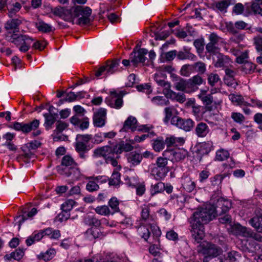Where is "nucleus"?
Returning <instances> with one entry per match:
<instances>
[{
    "label": "nucleus",
    "mask_w": 262,
    "mask_h": 262,
    "mask_svg": "<svg viewBox=\"0 0 262 262\" xmlns=\"http://www.w3.org/2000/svg\"><path fill=\"white\" fill-rule=\"evenodd\" d=\"M216 214H193L189 219L191 233L194 241L200 243L205 236L204 224L216 217Z\"/></svg>",
    "instance_id": "1"
},
{
    "label": "nucleus",
    "mask_w": 262,
    "mask_h": 262,
    "mask_svg": "<svg viewBox=\"0 0 262 262\" xmlns=\"http://www.w3.org/2000/svg\"><path fill=\"white\" fill-rule=\"evenodd\" d=\"M231 207L232 203L230 201L220 198L215 205L206 203L199 206L194 213H227Z\"/></svg>",
    "instance_id": "2"
},
{
    "label": "nucleus",
    "mask_w": 262,
    "mask_h": 262,
    "mask_svg": "<svg viewBox=\"0 0 262 262\" xmlns=\"http://www.w3.org/2000/svg\"><path fill=\"white\" fill-rule=\"evenodd\" d=\"M66 12L70 13L71 17H78L77 24L79 25L83 26L90 24V16L92 13V10L89 7L77 6L70 11L66 10Z\"/></svg>",
    "instance_id": "3"
},
{
    "label": "nucleus",
    "mask_w": 262,
    "mask_h": 262,
    "mask_svg": "<svg viewBox=\"0 0 262 262\" xmlns=\"http://www.w3.org/2000/svg\"><path fill=\"white\" fill-rule=\"evenodd\" d=\"M76 114L70 119V121L75 126H77L81 130L89 127V120L87 117H83L84 109L80 105H75L73 108Z\"/></svg>",
    "instance_id": "4"
},
{
    "label": "nucleus",
    "mask_w": 262,
    "mask_h": 262,
    "mask_svg": "<svg viewBox=\"0 0 262 262\" xmlns=\"http://www.w3.org/2000/svg\"><path fill=\"white\" fill-rule=\"evenodd\" d=\"M198 252L204 256L213 257L222 254L223 250L219 246L212 243L204 241L198 247Z\"/></svg>",
    "instance_id": "5"
},
{
    "label": "nucleus",
    "mask_w": 262,
    "mask_h": 262,
    "mask_svg": "<svg viewBox=\"0 0 262 262\" xmlns=\"http://www.w3.org/2000/svg\"><path fill=\"white\" fill-rule=\"evenodd\" d=\"M9 40L17 46H20L19 50L21 52H26L34 40L33 38L25 35H19L13 34L11 35Z\"/></svg>",
    "instance_id": "6"
},
{
    "label": "nucleus",
    "mask_w": 262,
    "mask_h": 262,
    "mask_svg": "<svg viewBox=\"0 0 262 262\" xmlns=\"http://www.w3.org/2000/svg\"><path fill=\"white\" fill-rule=\"evenodd\" d=\"M171 124L185 132H189L194 127V122L190 118L183 119L175 116L171 118Z\"/></svg>",
    "instance_id": "7"
},
{
    "label": "nucleus",
    "mask_w": 262,
    "mask_h": 262,
    "mask_svg": "<svg viewBox=\"0 0 262 262\" xmlns=\"http://www.w3.org/2000/svg\"><path fill=\"white\" fill-rule=\"evenodd\" d=\"M209 42L206 46V50L210 54H215L219 51V46L223 43V39L216 33H212L209 36Z\"/></svg>",
    "instance_id": "8"
},
{
    "label": "nucleus",
    "mask_w": 262,
    "mask_h": 262,
    "mask_svg": "<svg viewBox=\"0 0 262 262\" xmlns=\"http://www.w3.org/2000/svg\"><path fill=\"white\" fill-rule=\"evenodd\" d=\"M164 156L167 157L173 163L183 161L187 156V151L184 149L166 150L164 151Z\"/></svg>",
    "instance_id": "9"
},
{
    "label": "nucleus",
    "mask_w": 262,
    "mask_h": 262,
    "mask_svg": "<svg viewBox=\"0 0 262 262\" xmlns=\"http://www.w3.org/2000/svg\"><path fill=\"white\" fill-rule=\"evenodd\" d=\"M120 63V59H114L111 62H108L106 66L101 67L96 72V76L99 77L103 74L110 75L118 69Z\"/></svg>",
    "instance_id": "10"
},
{
    "label": "nucleus",
    "mask_w": 262,
    "mask_h": 262,
    "mask_svg": "<svg viewBox=\"0 0 262 262\" xmlns=\"http://www.w3.org/2000/svg\"><path fill=\"white\" fill-rule=\"evenodd\" d=\"M39 124V121L34 119L28 123L15 122L13 124L14 129L18 131H21L24 133H28L32 130H34L38 127Z\"/></svg>",
    "instance_id": "11"
},
{
    "label": "nucleus",
    "mask_w": 262,
    "mask_h": 262,
    "mask_svg": "<svg viewBox=\"0 0 262 262\" xmlns=\"http://www.w3.org/2000/svg\"><path fill=\"white\" fill-rule=\"evenodd\" d=\"M122 97L121 93L118 94L116 92H111V96L106 99L105 101L111 107L119 109L123 105Z\"/></svg>",
    "instance_id": "12"
},
{
    "label": "nucleus",
    "mask_w": 262,
    "mask_h": 262,
    "mask_svg": "<svg viewBox=\"0 0 262 262\" xmlns=\"http://www.w3.org/2000/svg\"><path fill=\"white\" fill-rule=\"evenodd\" d=\"M147 53L148 50L144 48L139 49L137 52H133L130 55L131 62L135 66L139 63L144 64L146 59L145 55Z\"/></svg>",
    "instance_id": "13"
},
{
    "label": "nucleus",
    "mask_w": 262,
    "mask_h": 262,
    "mask_svg": "<svg viewBox=\"0 0 262 262\" xmlns=\"http://www.w3.org/2000/svg\"><path fill=\"white\" fill-rule=\"evenodd\" d=\"M241 249L246 253L253 254L260 249V246L254 240L247 239L242 242Z\"/></svg>",
    "instance_id": "14"
},
{
    "label": "nucleus",
    "mask_w": 262,
    "mask_h": 262,
    "mask_svg": "<svg viewBox=\"0 0 262 262\" xmlns=\"http://www.w3.org/2000/svg\"><path fill=\"white\" fill-rule=\"evenodd\" d=\"M106 119V110L103 108H100L93 116V124L96 127H101L105 124Z\"/></svg>",
    "instance_id": "15"
},
{
    "label": "nucleus",
    "mask_w": 262,
    "mask_h": 262,
    "mask_svg": "<svg viewBox=\"0 0 262 262\" xmlns=\"http://www.w3.org/2000/svg\"><path fill=\"white\" fill-rule=\"evenodd\" d=\"M59 173L65 175L67 177H72L73 179H77L80 176V171L79 168L76 166L72 168H58Z\"/></svg>",
    "instance_id": "16"
},
{
    "label": "nucleus",
    "mask_w": 262,
    "mask_h": 262,
    "mask_svg": "<svg viewBox=\"0 0 262 262\" xmlns=\"http://www.w3.org/2000/svg\"><path fill=\"white\" fill-rule=\"evenodd\" d=\"M114 152L113 147L110 146H104L94 150L93 156L94 157H103L105 160Z\"/></svg>",
    "instance_id": "17"
},
{
    "label": "nucleus",
    "mask_w": 262,
    "mask_h": 262,
    "mask_svg": "<svg viewBox=\"0 0 262 262\" xmlns=\"http://www.w3.org/2000/svg\"><path fill=\"white\" fill-rule=\"evenodd\" d=\"M22 23L21 17L12 18L8 20L5 25V28L10 32L12 31L13 33L18 31V27Z\"/></svg>",
    "instance_id": "18"
},
{
    "label": "nucleus",
    "mask_w": 262,
    "mask_h": 262,
    "mask_svg": "<svg viewBox=\"0 0 262 262\" xmlns=\"http://www.w3.org/2000/svg\"><path fill=\"white\" fill-rule=\"evenodd\" d=\"M132 144L130 142L126 143L122 141L113 146L114 152L116 154H120L123 151L128 152L132 151L134 148Z\"/></svg>",
    "instance_id": "19"
},
{
    "label": "nucleus",
    "mask_w": 262,
    "mask_h": 262,
    "mask_svg": "<svg viewBox=\"0 0 262 262\" xmlns=\"http://www.w3.org/2000/svg\"><path fill=\"white\" fill-rule=\"evenodd\" d=\"M226 27L228 31L233 35L231 39L236 42H239L244 38V34L239 33L237 30H235L233 28V24L229 22L226 24Z\"/></svg>",
    "instance_id": "20"
},
{
    "label": "nucleus",
    "mask_w": 262,
    "mask_h": 262,
    "mask_svg": "<svg viewBox=\"0 0 262 262\" xmlns=\"http://www.w3.org/2000/svg\"><path fill=\"white\" fill-rule=\"evenodd\" d=\"M41 145V143L37 140H34L28 143L23 147V150L25 153V157L30 158L33 155L32 150H34Z\"/></svg>",
    "instance_id": "21"
},
{
    "label": "nucleus",
    "mask_w": 262,
    "mask_h": 262,
    "mask_svg": "<svg viewBox=\"0 0 262 262\" xmlns=\"http://www.w3.org/2000/svg\"><path fill=\"white\" fill-rule=\"evenodd\" d=\"M137 120L136 118L132 116H129L126 120L124 122L123 127L121 129L120 131L127 132L129 129H130L132 132L137 130Z\"/></svg>",
    "instance_id": "22"
},
{
    "label": "nucleus",
    "mask_w": 262,
    "mask_h": 262,
    "mask_svg": "<svg viewBox=\"0 0 262 262\" xmlns=\"http://www.w3.org/2000/svg\"><path fill=\"white\" fill-rule=\"evenodd\" d=\"M231 232L236 235H241L246 237L249 229L241 226L239 224L232 223L230 225Z\"/></svg>",
    "instance_id": "23"
},
{
    "label": "nucleus",
    "mask_w": 262,
    "mask_h": 262,
    "mask_svg": "<svg viewBox=\"0 0 262 262\" xmlns=\"http://www.w3.org/2000/svg\"><path fill=\"white\" fill-rule=\"evenodd\" d=\"M210 129L206 123L204 122L199 123L195 128V133L198 137L203 138L206 137L209 133Z\"/></svg>",
    "instance_id": "24"
},
{
    "label": "nucleus",
    "mask_w": 262,
    "mask_h": 262,
    "mask_svg": "<svg viewBox=\"0 0 262 262\" xmlns=\"http://www.w3.org/2000/svg\"><path fill=\"white\" fill-rule=\"evenodd\" d=\"M75 147L76 151L79 154L80 158L82 159H86L85 154L90 150V146L81 142L76 141Z\"/></svg>",
    "instance_id": "25"
},
{
    "label": "nucleus",
    "mask_w": 262,
    "mask_h": 262,
    "mask_svg": "<svg viewBox=\"0 0 262 262\" xmlns=\"http://www.w3.org/2000/svg\"><path fill=\"white\" fill-rule=\"evenodd\" d=\"M216 55V59H214V66L216 68H222L227 67L230 63L229 58L220 53L215 54Z\"/></svg>",
    "instance_id": "26"
},
{
    "label": "nucleus",
    "mask_w": 262,
    "mask_h": 262,
    "mask_svg": "<svg viewBox=\"0 0 262 262\" xmlns=\"http://www.w3.org/2000/svg\"><path fill=\"white\" fill-rule=\"evenodd\" d=\"M24 255V251L23 249L18 248L14 252H11L10 254H6L4 256V259L6 260H11L12 259L16 260H20Z\"/></svg>",
    "instance_id": "27"
},
{
    "label": "nucleus",
    "mask_w": 262,
    "mask_h": 262,
    "mask_svg": "<svg viewBox=\"0 0 262 262\" xmlns=\"http://www.w3.org/2000/svg\"><path fill=\"white\" fill-rule=\"evenodd\" d=\"M174 87L177 91L187 93V88H190L188 80L178 77L174 83Z\"/></svg>",
    "instance_id": "28"
},
{
    "label": "nucleus",
    "mask_w": 262,
    "mask_h": 262,
    "mask_svg": "<svg viewBox=\"0 0 262 262\" xmlns=\"http://www.w3.org/2000/svg\"><path fill=\"white\" fill-rule=\"evenodd\" d=\"M177 57L179 60L189 59L192 61H195L197 59L196 55L191 53L186 49H184L183 51H177Z\"/></svg>",
    "instance_id": "29"
},
{
    "label": "nucleus",
    "mask_w": 262,
    "mask_h": 262,
    "mask_svg": "<svg viewBox=\"0 0 262 262\" xmlns=\"http://www.w3.org/2000/svg\"><path fill=\"white\" fill-rule=\"evenodd\" d=\"M127 159L128 163L132 166L138 165L142 159V156L136 152H131L127 155Z\"/></svg>",
    "instance_id": "30"
},
{
    "label": "nucleus",
    "mask_w": 262,
    "mask_h": 262,
    "mask_svg": "<svg viewBox=\"0 0 262 262\" xmlns=\"http://www.w3.org/2000/svg\"><path fill=\"white\" fill-rule=\"evenodd\" d=\"M250 224L258 232H262V214L251 219L249 221Z\"/></svg>",
    "instance_id": "31"
},
{
    "label": "nucleus",
    "mask_w": 262,
    "mask_h": 262,
    "mask_svg": "<svg viewBox=\"0 0 262 262\" xmlns=\"http://www.w3.org/2000/svg\"><path fill=\"white\" fill-rule=\"evenodd\" d=\"M241 257V255L238 252L236 251H231L228 252L226 255H225L223 259L224 260V262H235Z\"/></svg>",
    "instance_id": "32"
},
{
    "label": "nucleus",
    "mask_w": 262,
    "mask_h": 262,
    "mask_svg": "<svg viewBox=\"0 0 262 262\" xmlns=\"http://www.w3.org/2000/svg\"><path fill=\"white\" fill-rule=\"evenodd\" d=\"M182 186L184 189L188 192H192L195 188V183L189 177H185L183 179Z\"/></svg>",
    "instance_id": "33"
},
{
    "label": "nucleus",
    "mask_w": 262,
    "mask_h": 262,
    "mask_svg": "<svg viewBox=\"0 0 262 262\" xmlns=\"http://www.w3.org/2000/svg\"><path fill=\"white\" fill-rule=\"evenodd\" d=\"M190 88L200 85L204 82L203 78L200 74H196L188 79Z\"/></svg>",
    "instance_id": "34"
},
{
    "label": "nucleus",
    "mask_w": 262,
    "mask_h": 262,
    "mask_svg": "<svg viewBox=\"0 0 262 262\" xmlns=\"http://www.w3.org/2000/svg\"><path fill=\"white\" fill-rule=\"evenodd\" d=\"M61 166H64V168H72L74 166H76L77 163L71 156L66 155L62 159Z\"/></svg>",
    "instance_id": "35"
},
{
    "label": "nucleus",
    "mask_w": 262,
    "mask_h": 262,
    "mask_svg": "<svg viewBox=\"0 0 262 262\" xmlns=\"http://www.w3.org/2000/svg\"><path fill=\"white\" fill-rule=\"evenodd\" d=\"M193 73H194V72L192 64H184L180 70V74L184 77H189Z\"/></svg>",
    "instance_id": "36"
},
{
    "label": "nucleus",
    "mask_w": 262,
    "mask_h": 262,
    "mask_svg": "<svg viewBox=\"0 0 262 262\" xmlns=\"http://www.w3.org/2000/svg\"><path fill=\"white\" fill-rule=\"evenodd\" d=\"M194 72L198 73V74L202 75L205 73L206 71V64L201 61H197L192 64Z\"/></svg>",
    "instance_id": "37"
},
{
    "label": "nucleus",
    "mask_w": 262,
    "mask_h": 262,
    "mask_svg": "<svg viewBox=\"0 0 262 262\" xmlns=\"http://www.w3.org/2000/svg\"><path fill=\"white\" fill-rule=\"evenodd\" d=\"M43 116L45 118V125L46 127H48V129L51 127L58 117V116L52 115L47 113L45 114Z\"/></svg>",
    "instance_id": "38"
},
{
    "label": "nucleus",
    "mask_w": 262,
    "mask_h": 262,
    "mask_svg": "<svg viewBox=\"0 0 262 262\" xmlns=\"http://www.w3.org/2000/svg\"><path fill=\"white\" fill-rule=\"evenodd\" d=\"M256 66L251 62L246 61L243 63L240 69L245 73H250L254 72Z\"/></svg>",
    "instance_id": "39"
},
{
    "label": "nucleus",
    "mask_w": 262,
    "mask_h": 262,
    "mask_svg": "<svg viewBox=\"0 0 262 262\" xmlns=\"http://www.w3.org/2000/svg\"><path fill=\"white\" fill-rule=\"evenodd\" d=\"M164 145L165 142L162 138H158L157 139L154 140L152 143L154 149L157 152L162 150L164 148Z\"/></svg>",
    "instance_id": "40"
},
{
    "label": "nucleus",
    "mask_w": 262,
    "mask_h": 262,
    "mask_svg": "<svg viewBox=\"0 0 262 262\" xmlns=\"http://www.w3.org/2000/svg\"><path fill=\"white\" fill-rule=\"evenodd\" d=\"M36 26L39 31L44 33L50 32L52 31V26L42 21L36 23Z\"/></svg>",
    "instance_id": "41"
},
{
    "label": "nucleus",
    "mask_w": 262,
    "mask_h": 262,
    "mask_svg": "<svg viewBox=\"0 0 262 262\" xmlns=\"http://www.w3.org/2000/svg\"><path fill=\"white\" fill-rule=\"evenodd\" d=\"M229 99L233 102H236L238 105H250L249 103L245 102L243 97L241 95L231 94L229 95Z\"/></svg>",
    "instance_id": "42"
},
{
    "label": "nucleus",
    "mask_w": 262,
    "mask_h": 262,
    "mask_svg": "<svg viewBox=\"0 0 262 262\" xmlns=\"http://www.w3.org/2000/svg\"><path fill=\"white\" fill-rule=\"evenodd\" d=\"M109 180V185L116 186L119 184L120 182V174L116 171H114Z\"/></svg>",
    "instance_id": "43"
},
{
    "label": "nucleus",
    "mask_w": 262,
    "mask_h": 262,
    "mask_svg": "<svg viewBox=\"0 0 262 262\" xmlns=\"http://www.w3.org/2000/svg\"><path fill=\"white\" fill-rule=\"evenodd\" d=\"M152 102L158 105H167L169 104L168 100L166 99L162 96H156L152 98Z\"/></svg>",
    "instance_id": "44"
},
{
    "label": "nucleus",
    "mask_w": 262,
    "mask_h": 262,
    "mask_svg": "<svg viewBox=\"0 0 262 262\" xmlns=\"http://www.w3.org/2000/svg\"><path fill=\"white\" fill-rule=\"evenodd\" d=\"M251 9L255 14L261 12L262 0H254L251 6Z\"/></svg>",
    "instance_id": "45"
},
{
    "label": "nucleus",
    "mask_w": 262,
    "mask_h": 262,
    "mask_svg": "<svg viewBox=\"0 0 262 262\" xmlns=\"http://www.w3.org/2000/svg\"><path fill=\"white\" fill-rule=\"evenodd\" d=\"M75 202L73 200H68L63 203L61 206L62 211L67 212L70 211L73 208Z\"/></svg>",
    "instance_id": "46"
},
{
    "label": "nucleus",
    "mask_w": 262,
    "mask_h": 262,
    "mask_svg": "<svg viewBox=\"0 0 262 262\" xmlns=\"http://www.w3.org/2000/svg\"><path fill=\"white\" fill-rule=\"evenodd\" d=\"M138 233L145 241L149 238L150 233L148 228L144 226H141L138 229Z\"/></svg>",
    "instance_id": "47"
},
{
    "label": "nucleus",
    "mask_w": 262,
    "mask_h": 262,
    "mask_svg": "<svg viewBox=\"0 0 262 262\" xmlns=\"http://www.w3.org/2000/svg\"><path fill=\"white\" fill-rule=\"evenodd\" d=\"M230 4L229 0H223L221 2H217L215 4L216 8L220 11L226 12V9Z\"/></svg>",
    "instance_id": "48"
},
{
    "label": "nucleus",
    "mask_w": 262,
    "mask_h": 262,
    "mask_svg": "<svg viewBox=\"0 0 262 262\" xmlns=\"http://www.w3.org/2000/svg\"><path fill=\"white\" fill-rule=\"evenodd\" d=\"M84 222L86 225H89L90 226L93 225L95 227H98L100 225V220L93 216L91 217L88 216V217H85Z\"/></svg>",
    "instance_id": "49"
},
{
    "label": "nucleus",
    "mask_w": 262,
    "mask_h": 262,
    "mask_svg": "<svg viewBox=\"0 0 262 262\" xmlns=\"http://www.w3.org/2000/svg\"><path fill=\"white\" fill-rule=\"evenodd\" d=\"M229 157V153L227 150L221 149L218 150L216 154V159L220 161L226 160Z\"/></svg>",
    "instance_id": "50"
},
{
    "label": "nucleus",
    "mask_w": 262,
    "mask_h": 262,
    "mask_svg": "<svg viewBox=\"0 0 262 262\" xmlns=\"http://www.w3.org/2000/svg\"><path fill=\"white\" fill-rule=\"evenodd\" d=\"M202 101L203 103L206 105V109L208 111H211L212 110V107L209 106L213 101V97L211 95H207L206 96H204L201 98Z\"/></svg>",
    "instance_id": "51"
},
{
    "label": "nucleus",
    "mask_w": 262,
    "mask_h": 262,
    "mask_svg": "<svg viewBox=\"0 0 262 262\" xmlns=\"http://www.w3.org/2000/svg\"><path fill=\"white\" fill-rule=\"evenodd\" d=\"M21 7L20 4H15V5L13 6H9V8L7 9L9 17L11 18L13 17L20 10Z\"/></svg>",
    "instance_id": "52"
},
{
    "label": "nucleus",
    "mask_w": 262,
    "mask_h": 262,
    "mask_svg": "<svg viewBox=\"0 0 262 262\" xmlns=\"http://www.w3.org/2000/svg\"><path fill=\"white\" fill-rule=\"evenodd\" d=\"M203 262H224L222 255L213 257L204 256Z\"/></svg>",
    "instance_id": "53"
},
{
    "label": "nucleus",
    "mask_w": 262,
    "mask_h": 262,
    "mask_svg": "<svg viewBox=\"0 0 262 262\" xmlns=\"http://www.w3.org/2000/svg\"><path fill=\"white\" fill-rule=\"evenodd\" d=\"M91 139L92 135H77L76 136V141L81 142L82 143L87 145Z\"/></svg>",
    "instance_id": "54"
},
{
    "label": "nucleus",
    "mask_w": 262,
    "mask_h": 262,
    "mask_svg": "<svg viewBox=\"0 0 262 262\" xmlns=\"http://www.w3.org/2000/svg\"><path fill=\"white\" fill-rule=\"evenodd\" d=\"M246 237H250L251 238L250 239L256 240L257 241H262V236L259 234L253 232L249 229L246 235Z\"/></svg>",
    "instance_id": "55"
},
{
    "label": "nucleus",
    "mask_w": 262,
    "mask_h": 262,
    "mask_svg": "<svg viewBox=\"0 0 262 262\" xmlns=\"http://www.w3.org/2000/svg\"><path fill=\"white\" fill-rule=\"evenodd\" d=\"M109 206L113 210L114 212H120V210L118 207L119 202L116 198H112L108 202Z\"/></svg>",
    "instance_id": "56"
},
{
    "label": "nucleus",
    "mask_w": 262,
    "mask_h": 262,
    "mask_svg": "<svg viewBox=\"0 0 262 262\" xmlns=\"http://www.w3.org/2000/svg\"><path fill=\"white\" fill-rule=\"evenodd\" d=\"M31 207V203H28L26 206L21 207L19 211L21 213H36L38 211L36 208Z\"/></svg>",
    "instance_id": "57"
},
{
    "label": "nucleus",
    "mask_w": 262,
    "mask_h": 262,
    "mask_svg": "<svg viewBox=\"0 0 262 262\" xmlns=\"http://www.w3.org/2000/svg\"><path fill=\"white\" fill-rule=\"evenodd\" d=\"M248 26V24L243 20L237 21L233 24V28L235 30L237 31L238 30L249 29Z\"/></svg>",
    "instance_id": "58"
},
{
    "label": "nucleus",
    "mask_w": 262,
    "mask_h": 262,
    "mask_svg": "<svg viewBox=\"0 0 262 262\" xmlns=\"http://www.w3.org/2000/svg\"><path fill=\"white\" fill-rule=\"evenodd\" d=\"M220 80L219 76L216 74L211 73L208 75V83L212 86H214Z\"/></svg>",
    "instance_id": "59"
},
{
    "label": "nucleus",
    "mask_w": 262,
    "mask_h": 262,
    "mask_svg": "<svg viewBox=\"0 0 262 262\" xmlns=\"http://www.w3.org/2000/svg\"><path fill=\"white\" fill-rule=\"evenodd\" d=\"M99 188V185L94 181H90L86 186V190L90 192L97 191Z\"/></svg>",
    "instance_id": "60"
},
{
    "label": "nucleus",
    "mask_w": 262,
    "mask_h": 262,
    "mask_svg": "<svg viewBox=\"0 0 262 262\" xmlns=\"http://www.w3.org/2000/svg\"><path fill=\"white\" fill-rule=\"evenodd\" d=\"M220 223L224 224H228L230 226L232 224V221L231 216L229 214H226L223 216L219 218Z\"/></svg>",
    "instance_id": "61"
},
{
    "label": "nucleus",
    "mask_w": 262,
    "mask_h": 262,
    "mask_svg": "<svg viewBox=\"0 0 262 262\" xmlns=\"http://www.w3.org/2000/svg\"><path fill=\"white\" fill-rule=\"evenodd\" d=\"M172 108L169 107H165L164 109V112L165 114V116L164 118V122L165 123H168L170 119L172 117Z\"/></svg>",
    "instance_id": "62"
},
{
    "label": "nucleus",
    "mask_w": 262,
    "mask_h": 262,
    "mask_svg": "<svg viewBox=\"0 0 262 262\" xmlns=\"http://www.w3.org/2000/svg\"><path fill=\"white\" fill-rule=\"evenodd\" d=\"M223 179L224 177L221 175H215L211 178V185L213 186H219L222 183Z\"/></svg>",
    "instance_id": "63"
},
{
    "label": "nucleus",
    "mask_w": 262,
    "mask_h": 262,
    "mask_svg": "<svg viewBox=\"0 0 262 262\" xmlns=\"http://www.w3.org/2000/svg\"><path fill=\"white\" fill-rule=\"evenodd\" d=\"M177 51L172 50L167 52L164 54V57L167 61H172L176 57H177Z\"/></svg>",
    "instance_id": "64"
}]
</instances>
